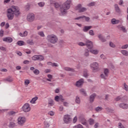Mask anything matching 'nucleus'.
Returning <instances> with one entry per match:
<instances>
[{
    "instance_id": "obj_1",
    "label": "nucleus",
    "mask_w": 128,
    "mask_h": 128,
    "mask_svg": "<svg viewBox=\"0 0 128 128\" xmlns=\"http://www.w3.org/2000/svg\"><path fill=\"white\" fill-rule=\"evenodd\" d=\"M20 14V8L17 6H12V8H8L7 10V18L9 20H14V17L18 16Z\"/></svg>"
},
{
    "instance_id": "obj_2",
    "label": "nucleus",
    "mask_w": 128,
    "mask_h": 128,
    "mask_svg": "<svg viewBox=\"0 0 128 128\" xmlns=\"http://www.w3.org/2000/svg\"><path fill=\"white\" fill-rule=\"evenodd\" d=\"M47 40L50 44H54L58 42V38L55 34H50L47 36Z\"/></svg>"
},
{
    "instance_id": "obj_3",
    "label": "nucleus",
    "mask_w": 128,
    "mask_h": 128,
    "mask_svg": "<svg viewBox=\"0 0 128 128\" xmlns=\"http://www.w3.org/2000/svg\"><path fill=\"white\" fill-rule=\"evenodd\" d=\"M90 68L94 72H96L100 70V68H98V62H94L90 64Z\"/></svg>"
},
{
    "instance_id": "obj_4",
    "label": "nucleus",
    "mask_w": 128,
    "mask_h": 128,
    "mask_svg": "<svg viewBox=\"0 0 128 128\" xmlns=\"http://www.w3.org/2000/svg\"><path fill=\"white\" fill-rule=\"evenodd\" d=\"M26 118L20 116L18 118V124L20 126H22L26 123Z\"/></svg>"
},
{
    "instance_id": "obj_5",
    "label": "nucleus",
    "mask_w": 128,
    "mask_h": 128,
    "mask_svg": "<svg viewBox=\"0 0 128 128\" xmlns=\"http://www.w3.org/2000/svg\"><path fill=\"white\" fill-rule=\"evenodd\" d=\"M70 4H72V0H68L62 4V8L64 10H70Z\"/></svg>"
},
{
    "instance_id": "obj_6",
    "label": "nucleus",
    "mask_w": 128,
    "mask_h": 128,
    "mask_svg": "<svg viewBox=\"0 0 128 128\" xmlns=\"http://www.w3.org/2000/svg\"><path fill=\"white\" fill-rule=\"evenodd\" d=\"M22 110L24 112H28L30 110V104L28 103H26L22 106Z\"/></svg>"
},
{
    "instance_id": "obj_7",
    "label": "nucleus",
    "mask_w": 128,
    "mask_h": 128,
    "mask_svg": "<svg viewBox=\"0 0 128 128\" xmlns=\"http://www.w3.org/2000/svg\"><path fill=\"white\" fill-rule=\"evenodd\" d=\"M63 120L65 124H68L69 122H70V121L72 120L70 116L68 114L64 116Z\"/></svg>"
},
{
    "instance_id": "obj_8",
    "label": "nucleus",
    "mask_w": 128,
    "mask_h": 128,
    "mask_svg": "<svg viewBox=\"0 0 128 128\" xmlns=\"http://www.w3.org/2000/svg\"><path fill=\"white\" fill-rule=\"evenodd\" d=\"M76 10H78V12H84L86 10V8H82L81 4H78L76 8Z\"/></svg>"
},
{
    "instance_id": "obj_9",
    "label": "nucleus",
    "mask_w": 128,
    "mask_h": 128,
    "mask_svg": "<svg viewBox=\"0 0 128 128\" xmlns=\"http://www.w3.org/2000/svg\"><path fill=\"white\" fill-rule=\"evenodd\" d=\"M44 57L42 55H35L32 57L33 60H44Z\"/></svg>"
},
{
    "instance_id": "obj_10",
    "label": "nucleus",
    "mask_w": 128,
    "mask_h": 128,
    "mask_svg": "<svg viewBox=\"0 0 128 128\" xmlns=\"http://www.w3.org/2000/svg\"><path fill=\"white\" fill-rule=\"evenodd\" d=\"M115 100H116V102H118V100H121V102H126V100H128V97H121L120 96H118L115 98Z\"/></svg>"
},
{
    "instance_id": "obj_11",
    "label": "nucleus",
    "mask_w": 128,
    "mask_h": 128,
    "mask_svg": "<svg viewBox=\"0 0 128 128\" xmlns=\"http://www.w3.org/2000/svg\"><path fill=\"white\" fill-rule=\"evenodd\" d=\"M86 46L88 48H89V50H91L92 48H94V44H92V42L90 40L86 41Z\"/></svg>"
},
{
    "instance_id": "obj_12",
    "label": "nucleus",
    "mask_w": 128,
    "mask_h": 128,
    "mask_svg": "<svg viewBox=\"0 0 128 128\" xmlns=\"http://www.w3.org/2000/svg\"><path fill=\"white\" fill-rule=\"evenodd\" d=\"M80 120L81 122V124L84 126H86V128H88V124L86 122V120L84 118H80Z\"/></svg>"
},
{
    "instance_id": "obj_13",
    "label": "nucleus",
    "mask_w": 128,
    "mask_h": 128,
    "mask_svg": "<svg viewBox=\"0 0 128 128\" xmlns=\"http://www.w3.org/2000/svg\"><path fill=\"white\" fill-rule=\"evenodd\" d=\"M84 79H82V78L80 79L78 81L76 82V86L80 88V86H81L84 84Z\"/></svg>"
},
{
    "instance_id": "obj_14",
    "label": "nucleus",
    "mask_w": 128,
    "mask_h": 128,
    "mask_svg": "<svg viewBox=\"0 0 128 128\" xmlns=\"http://www.w3.org/2000/svg\"><path fill=\"white\" fill-rule=\"evenodd\" d=\"M120 108H123L124 110H128V104L124 103H121L119 105Z\"/></svg>"
},
{
    "instance_id": "obj_15",
    "label": "nucleus",
    "mask_w": 128,
    "mask_h": 128,
    "mask_svg": "<svg viewBox=\"0 0 128 128\" xmlns=\"http://www.w3.org/2000/svg\"><path fill=\"white\" fill-rule=\"evenodd\" d=\"M96 96V94H93L90 96V104H92L94 100V98Z\"/></svg>"
},
{
    "instance_id": "obj_16",
    "label": "nucleus",
    "mask_w": 128,
    "mask_h": 128,
    "mask_svg": "<svg viewBox=\"0 0 128 128\" xmlns=\"http://www.w3.org/2000/svg\"><path fill=\"white\" fill-rule=\"evenodd\" d=\"M4 42H8L10 44L12 42V38L10 37H6L3 38Z\"/></svg>"
},
{
    "instance_id": "obj_17",
    "label": "nucleus",
    "mask_w": 128,
    "mask_h": 128,
    "mask_svg": "<svg viewBox=\"0 0 128 128\" xmlns=\"http://www.w3.org/2000/svg\"><path fill=\"white\" fill-rule=\"evenodd\" d=\"M84 56L86 58L90 56V50H88V49H85L84 50Z\"/></svg>"
},
{
    "instance_id": "obj_18",
    "label": "nucleus",
    "mask_w": 128,
    "mask_h": 128,
    "mask_svg": "<svg viewBox=\"0 0 128 128\" xmlns=\"http://www.w3.org/2000/svg\"><path fill=\"white\" fill-rule=\"evenodd\" d=\"M27 20H28V22L32 21V13L28 14L27 16Z\"/></svg>"
},
{
    "instance_id": "obj_19",
    "label": "nucleus",
    "mask_w": 128,
    "mask_h": 128,
    "mask_svg": "<svg viewBox=\"0 0 128 128\" xmlns=\"http://www.w3.org/2000/svg\"><path fill=\"white\" fill-rule=\"evenodd\" d=\"M98 38L99 40L102 42H106V40L104 38V36H102V34L98 35Z\"/></svg>"
},
{
    "instance_id": "obj_20",
    "label": "nucleus",
    "mask_w": 128,
    "mask_h": 128,
    "mask_svg": "<svg viewBox=\"0 0 128 128\" xmlns=\"http://www.w3.org/2000/svg\"><path fill=\"white\" fill-rule=\"evenodd\" d=\"M92 28V26H85L83 29L84 32H86L88 30H90V28Z\"/></svg>"
},
{
    "instance_id": "obj_21",
    "label": "nucleus",
    "mask_w": 128,
    "mask_h": 128,
    "mask_svg": "<svg viewBox=\"0 0 128 128\" xmlns=\"http://www.w3.org/2000/svg\"><path fill=\"white\" fill-rule=\"evenodd\" d=\"M60 11L62 14V15L66 14L68 13V11L66 10V9H64V8H62V7L60 8Z\"/></svg>"
},
{
    "instance_id": "obj_22",
    "label": "nucleus",
    "mask_w": 128,
    "mask_h": 128,
    "mask_svg": "<svg viewBox=\"0 0 128 128\" xmlns=\"http://www.w3.org/2000/svg\"><path fill=\"white\" fill-rule=\"evenodd\" d=\"M111 22L112 24H118L120 23L119 20H116V18H113L111 20Z\"/></svg>"
},
{
    "instance_id": "obj_23",
    "label": "nucleus",
    "mask_w": 128,
    "mask_h": 128,
    "mask_svg": "<svg viewBox=\"0 0 128 128\" xmlns=\"http://www.w3.org/2000/svg\"><path fill=\"white\" fill-rule=\"evenodd\" d=\"M114 8H115L116 12H118V14H120V7H118V5L117 4H116L114 5Z\"/></svg>"
},
{
    "instance_id": "obj_24",
    "label": "nucleus",
    "mask_w": 128,
    "mask_h": 128,
    "mask_svg": "<svg viewBox=\"0 0 128 128\" xmlns=\"http://www.w3.org/2000/svg\"><path fill=\"white\" fill-rule=\"evenodd\" d=\"M121 54L123 56H128V51L126 50H120Z\"/></svg>"
},
{
    "instance_id": "obj_25",
    "label": "nucleus",
    "mask_w": 128,
    "mask_h": 128,
    "mask_svg": "<svg viewBox=\"0 0 128 128\" xmlns=\"http://www.w3.org/2000/svg\"><path fill=\"white\" fill-rule=\"evenodd\" d=\"M64 70H66L67 72H74V70L72 68H68V67H66L64 68Z\"/></svg>"
},
{
    "instance_id": "obj_26",
    "label": "nucleus",
    "mask_w": 128,
    "mask_h": 128,
    "mask_svg": "<svg viewBox=\"0 0 128 128\" xmlns=\"http://www.w3.org/2000/svg\"><path fill=\"white\" fill-rule=\"evenodd\" d=\"M90 52H91V54H98V50H94L92 49H90Z\"/></svg>"
},
{
    "instance_id": "obj_27",
    "label": "nucleus",
    "mask_w": 128,
    "mask_h": 128,
    "mask_svg": "<svg viewBox=\"0 0 128 128\" xmlns=\"http://www.w3.org/2000/svg\"><path fill=\"white\" fill-rule=\"evenodd\" d=\"M104 72L106 76H108V74H110V70H108V68H104Z\"/></svg>"
},
{
    "instance_id": "obj_28",
    "label": "nucleus",
    "mask_w": 128,
    "mask_h": 128,
    "mask_svg": "<svg viewBox=\"0 0 128 128\" xmlns=\"http://www.w3.org/2000/svg\"><path fill=\"white\" fill-rule=\"evenodd\" d=\"M17 44L20 46H24V42L22 40L18 41L17 42Z\"/></svg>"
},
{
    "instance_id": "obj_29",
    "label": "nucleus",
    "mask_w": 128,
    "mask_h": 128,
    "mask_svg": "<svg viewBox=\"0 0 128 128\" xmlns=\"http://www.w3.org/2000/svg\"><path fill=\"white\" fill-rule=\"evenodd\" d=\"M75 102L76 104H80V97H78V96H76V97Z\"/></svg>"
},
{
    "instance_id": "obj_30",
    "label": "nucleus",
    "mask_w": 128,
    "mask_h": 128,
    "mask_svg": "<svg viewBox=\"0 0 128 128\" xmlns=\"http://www.w3.org/2000/svg\"><path fill=\"white\" fill-rule=\"evenodd\" d=\"M6 82H12L14 80V78L12 77H8L4 80Z\"/></svg>"
},
{
    "instance_id": "obj_31",
    "label": "nucleus",
    "mask_w": 128,
    "mask_h": 128,
    "mask_svg": "<svg viewBox=\"0 0 128 128\" xmlns=\"http://www.w3.org/2000/svg\"><path fill=\"white\" fill-rule=\"evenodd\" d=\"M48 104L49 106H54V100L52 99H49Z\"/></svg>"
},
{
    "instance_id": "obj_32",
    "label": "nucleus",
    "mask_w": 128,
    "mask_h": 128,
    "mask_svg": "<svg viewBox=\"0 0 128 128\" xmlns=\"http://www.w3.org/2000/svg\"><path fill=\"white\" fill-rule=\"evenodd\" d=\"M80 92L83 94V96H86V92L84 89H80Z\"/></svg>"
},
{
    "instance_id": "obj_33",
    "label": "nucleus",
    "mask_w": 128,
    "mask_h": 128,
    "mask_svg": "<svg viewBox=\"0 0 128 128\" xmlns=\"http://www.w3.org/2000/svg\"><path fill=\"white\" fill-rule=\"evenodd\" d=\"M19 36L22 38H24V36H28V32H20L19 33Z\"/></svg>"
},
{
    "instance_id": "obj_34",
    "label": "nucleus",
    "mask_w": 128,
    "mask_h": 128,
    "mask_svg": "<svg viewBox=\"0 0 128 128\" xmlns=\"http://www.w3.org/2000/svg\"><path fill=\"white\" fill-rule=\"evenodd\" d=\"M84 76L86 78L88 76V70H84Z\"/></svg>"
},
{
    "instance_id": "obj_35",
    "label": "nucleus",
    "mask_w": 128,
    "mask_h": 128,
    "mask_svg": "<svg viewBox=\"0 0 128 128\" xmlns=\"http://www.w3.org/2000/svg\"><path fill=\"white\" fill-rule=\"evenodd\" d=\"M94 124V120L92 118H90L89 120V124L90 126H92V124Z\"/></svg>"
},
{
    "instance_id": "obj_36",
    "label": "nucleus",
    "mask_w": 128,
    "mask_h": 128,
    "mask_svg": "<svg viewBox=\"0 0 128 128\" xmlns=\"http://www.w3.org/2000/svg\"><path fill=\"white\" fill-rule=\"evenodd\" d=\"M96 6V2H94L89 3L88 4V6Z\"/></svg>"
},
{
    "instance_id": "obj_37",
    "label": "nucleus",
    "mask_w": 128,
    "mask_h": 128,
    "mask_svg": "<svg viewBox=\"0 0 128 128\" xmlns=\"http://www.w3.org/2000/svg\"><path fill=\"white\" fill-rule=\"evenodd\" d=\"M95 110L98 112H101V110H102V108L98 106L96 108Z\"/></svg>"
},
{
    "instance_id": "obj_38",
    "label": "nucleus",
    "mask_w": 128,
    "mask_h": 128,
    "mask_svg": "<svg viewBox=\"0 0 128 128\" xmlns=\"http://www.w3.org/2000/svg\"><path fill=\"white\" fill-rule=\"evenodd\" d=\"M16 126V123L14 122H10L9 124L10 128H14V126Z\"/></svg>"
},
{
    "instance_id": "obj_39",
    "label": "nucleus",
    "mask_w": 128,
    "mask_h": 128,
    "mask_svg": "<svg viewBox=\"0 0 128 128\" xmlns=\"http://www.w3.org/2000/svg\"><path fill=\"white\" fill-rule=\"evenodd\" d=\"M108 76H106V74H101L100 77L102 78H104V80H106V78H108Z\"/></svg>"
},
{
    "instance_id": "obj_40",
    "label": "nucleus",
    "mask_w": 128,
    "mask_h": 128,
    "mask_svg": "<svg viewBox=\"0 0 128 128\" xmlns=\"http://www.w3.org/2000/svg\"><path fill=\"white\" fill-rule=\"evenodd\" d=\"M86 18V16H80L79 17H78L76 18H75L74 20H80V18Z\"/></svg>"
},
{
    "instance_id": "obj_41",
    "label": "nucleus",
    "mask_w": 128,
    "mask_h": 128,
    "mask_svg": "<svg viewBox=\"0 0 128 128\" xmlns=\"http://www.w3.org/2000/svg\"><path fill=\"white\" fill-rule=\"evenodd\" d=\"M33 72H34V74H39L40 70H38V69H36V70H33Z\"/></svg>"
},
{
    "instance_id": "obj_42",
    "label": "nucleus",
    "mask_w": 128,
    "mask_h": 128,
    "mask_svg": "<svg viewBox=\"0 0 128 128\" xmlns=\"http://www.w3.org/2000/svg\"><path fill=\"white\" fill-rule=\"evenodd\" d=\"M73 128H84V127L82 126V125L79 124L77 126H74Z\"/></svg>"
},
{
    "instance_id": "obj_43",
    "label": "nucleus",
    "mask_w": 128,
    "mask_h": 128,
    "mask_svg": "<svg viewBox=\"0 0 128 128\" xmlns=\"http://www.w3.org/2000/svg\"><path fill=\"white\" fill-rule=\"evenodd\" d=\"M124 90H126V92H128V86L126 84L124 83Z\"/></svg>"
},
{
    "instance_id": "obj_44",
    "label": "nucleus",
    "mask_w": 128,
    "mask_h": 128,
    "mask_svg": "<svg viewBox=\"0 0 128 128\" xmlns=\"http://www.w3.org/2000/svg\"><path fill=\"white\" fill-rule=\"evenodd\" d=\"M38 98L37 96L32 98V104H36V100H38Z\"/></svg>"
},
{
    "instance_id": "obj_45",
    "label": "nucleus",
    "mask_w": 128,
    "mask_h": 128,
    "mask_svg": "<svg viewBox=\"0 0 128 128\" xmlns=\"http://www.w3.org/2000/svg\"><path fill=\"white\" fill-rule=\"evenodd\" d=\"M128 48V44H126L125 45H123L122 46L121 48H122V50H126V48Z\"/></svg>"
},
{
    "instance_id": "obj_46",
    "label": "nucleus",
    "mask_w": 128,
    "mask_h": 128,
    "mask_svg": "<svg viewBox=\"0 0 128 128\" xmlns=\"http://www.w3.org/2000/svg\"><path fill=\"white\" fill-rule=\"evenodd\" d=\"M38 5L39 6L42 8L43 6H44V2H40L38 3Z\"/></svg>"
},
{
    "instance_id": "obj_47",
    "label": "nucleus",
    "mask_w": 128,
    "mask_h": 128,
    "mask_svg": "<svg viewBox=\"0 0 128 128\" xmlns=\"http://www.w3.org/2000/svg\"><path fill=\"white\" fill-rule=\"evenodd\" d=\"M54 5L56 8H60V5L58 2H55L54 4Z\"/></svg>"
},
{
    "instance_id": "obj_48",
    "label": "nucleus",
    "mask_w": 128,
    "mask_h": 128,
    "mask_svg": "<svg viewBox=\"0 0 128 128\" xmlns=\"http://www.w3.org/2000/svg\"><path fill=\"white\" fill-rule=\"evenodd\" d=\"M120 30H122L124 32H126V27L122 26L120 28Z\"/></svg>"
},
{
    "instance_id": "obj_49",
    "label": "nucleus",
    "mask_w": 128,
    "mask_h": 128,
    "mask_svg": "<svg viewBox=\"0 0 128 128\" xmlns=\"http://www.w3.org/2000/svg\"><path fill=\"white\" fill-rule=\"evenodd\" d=\"M29 84H30V80H24V84H25V86H28Z\"/></svg>"
},
{
    "instance_id": "obj_50",
    "label": "nucleus",
    "mask_w": 128,
    "mask_h": 128,
    "mask_svg": "<svg viewBox=\"0 0 128 128\" xmlns=\"http://www.w3.org/2000/svg\"><path fill=\"white\" fill-rule=\"evenodd\" d=\"M48 114L49 116H54V112H52V111H50L48 112Z\"/></svg>"
},
{
    "instance_id": "obj_51",
    "label": "nucleus",
    "mask_w": 128,
    "mask_h": 128,
    "mask_svg": "<svg viewBox=\"0 0 128 128\" xmlns=\"http://www.w3.org/2000/svg\"><path fill=\"white\" fill-rule=\"evenodd\" d=\"M50 128V124L48 123V122H44V128Z\"/></svg>"
},
{
    "instance_id": "obj_52",
    "label": "nucleus",
    "mask_w": 128,
    "mask_h": 128,
    "mask_svg": "<svg viewBox=\"0 0 128 128\" xmlns=\"http://www.w3.org/2000/svg\"><path fill=\"white\" fill-rule=\"evenodd\" d=\"M78 46H86V43H84L82 42H80L78 44Z\"/></svg>"
},
{
    "instance_id": "obj_53",
    "label": "nucleus",
    "mask_w": 128,
    "mask_h": 128,
    "mask_svg": "<svg viewBox=\"0 0 128 128\" xmlns=\"http://www.w3.org/2000/svg\"><path fill=\"white\" fill-rule=\"evenodd\" d=\"M16 114V112L14 111H11L9 112L10 116H14Z\"/></svg>"
},
{
    "instance_id": "obj_54",
    "label": "nucleus",
    "mask_w": 128,
    "mask_h": 128,
    "mask_svg": "<svg viewBox=\"0 0 128 128\" xmlns=\"http://www.w3.org/2000/svg\"><path fill=\"white\" fill-rule=\"evenodd\" d=\"M26 10H30V4H28L26 6Z\"/></svg>"
},
{
    "instance_id": "obj_55",
    "label": "nucleus",
    "mask_w": 128,
    "mask_h": 128,
    "mask_svg": "<svg viewBox=\"0 0 128 128\" xmlns=\"http://www.w3.org/2000/svg\"><path fill=\"white\" fill-rule=\"evenodd\" d=\"M78 122V117L76 116L73 119V122L74 124H76Z\"/></svg>"
},
{
    "instance_id": "obj_56",
    "label": "nucleus",
    "mask_w": 128,
    "mask_h": 128,
    "mask_svg": "<svg viewBox=\"0 0 128 128\" xmlns=\"http://www.w3.org/2000/svg\"><path fill=\"white\" fill-rule=\"evenodd\" d=\"M110 46L111 48H116V45H114V44L112 43V42H110Z\"/></svg>"
},
{
    "instance_id": "obj_57",
    "label": "nucleus",
    "mask_w": 128,
    "mask_h": 128,
    "mask_svg": "<svg viewBox=\"0 0 128 128\" xmlns=\"http://www.w3.org/2000/svg\"><path fill=\"white\" fill-rule=\"evenodd\" d=\"M58 42L60 46H62L64 44V40H60Z\"/></svg>"
},
{
    "instance_id": "obj_58",
    "label": "nucleus",
    "mask_w": 128,
    "mask_h": 128,
    "mask_svg": "<svg viewBox=\"0 0 128 128\" xmlns=\"http://www.w3.org/2000/svg\"><path fill=\"white\" fill-rule=\"evenodd\" d=\"M54 100L56 102H58L60 100V96H56Z\"/></svg>"
},
{
    "instance_id": "obj_59",
    "label": "nucleus",
    "mask_w": 128,
    "mask_h": 128,
    "mask_svg": "<svg viewBox=\"0 0 128 128\" xmlns=\"http://www.w3.org/2000/svg\"><path fill=\"white\" fill-rule=\"evenodd\" d=\"M27 44H32V40H28Z\"/></svg>"
},
{
    "instance_id": "obj_60",
    "label": "nucleus",
    "mask_w": 128,
    "mask_h": 128,
    "mask_svg": "<svg viewBox=\"0 0 128 128\" xmlns=\"http://www.w3.org/2000/svg\"><path fill=\"white\" fill-rule=\"evenodd\" d=\"M63 104H64V106H68V102H63Z\"/></svg>"
},
{
    "instance_id": "obj_61",
    "label": "nucleus",
    "mask_w": 128,
    "mask_h": 128,
    "mask_svg": "<svg viewBox=\"0 0 128 128\" xmlns=\"http://www.w3.org/2000/svg\"><path fill=\"white\" fill-rule=\"evenodd\" d=\"M23 64H30V61L28 60H24Z\"/></svg>"
},
{
    "instance_id": "obj_62",
    "label": "nucleus",
    "mask_w": 128,
    "mask_h": 128,
    "mask_svg": "<svg viewBox=\"0 0 128 128\" xmlns=\"http://www.w3.org/2000/svg\"><path fill=\"white\" fill-rule=\"evenodd\" d=\"M38 34L40 36H42V38L44 36V32H38Z\"/></svg>"
},
{
    "instance_id": "obj_63",
    "label": "nucleus",
    "mask_w": 128,
    "mask_h": 128,
    "mask_svg": "<svg viewBox=\"0 0 128 128\" xmlns=\"http://www.w3.org/2000/svg\"><path fill=\"white\" fill-rule=\"evenodd\" d=\"M44 72L46 74H48V72H50V69H46L45 70H44Z\"/></svg>"
},
{
    "instance_id": "obj_64",
    "label": "nucleus",
    "mask_w": 128,
    "mask_h": 128,
    "mask_svg": "<svg viewBox=\"0 0 128 128\" xmlns=\"http://www.w3.org/2000/svg\"><path fill=\"white\" fill-rule=\"evenodd\" d=\"M4 26L5 28H10V24H8V23H6V24H5Z\"/></svg>"
}]
</instances>
